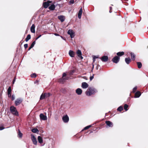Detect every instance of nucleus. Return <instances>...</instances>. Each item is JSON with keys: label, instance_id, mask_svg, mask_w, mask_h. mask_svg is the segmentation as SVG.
<instances>
[{"label": "nucleus", "instance_id": "obj_45", "mask_svg": "<svg viewBox=\"0 0 148 148\" xmlns=\"http://www.w3.org/2000/svg\"><path fill=\"white\" fill-rule=\"evenodd\" d=\"M94 78L93 75L92 76H90V81H91Z\"/></svg>", "mask_w": 148, "mask_h": 148}, {"label": "nucleus", "instance_id": "obj_12", "mask_svg": "<svg viewBox=\"0 0 148 148\" xmlns=\"http://www.w3.org/2000/svg\"><path fill=\"white\" fill-rule=\"evenodd\" d=\"M88 87V84L86 82H83L82 83V87L83 88H86Z\"/></svg>", "mask_w": 148, "mask_h": 148}, {"label": "nucleus", "instance_id": "obj_54", "mask_svg": "<svg viewBox=\"0 0 148 148\" xmlns=\"http://www.w3.org/2000/svg\"><path fill=\"white\" fill-rule=\"evenodd\" d=\"M61 37L62 39H63L64 40H65V39L62 36H61Z\"/></svg>", "mask_w": 148, "mask_h": 148}, {"label": "nucleus", "instance_id": "obj_22", "mask_svg": "<svg viewBox=\"0 0 148 148\" xmlns=\"http://www.w3.org/2000/svg\"><path fill=\"white\" fill-rule=\"evenodd\" d=\"M38 142L41 144L42 143L43 140L42 138L40 136H39L38 137Z\"/></svg>", "mask_w": 148, "mask_h": 148}, {"label": "nucleus", "instance_id": "obj_7", "mask_svg": "<svg viewBox=\"0 0 148 148\" xmlns=\"http://www.w3.org/2000/svg\"><path fill=\"white\" fill-rule=\"evenodd\" d=\"M62 119L64 122L66 123L69 121V117L67 115H66L63 116Z\"/></svg>", "mask_w": 148, "mask_h": 148}, {"label": "nucleus", "instance_id": "obj_8", "mask_svg": "<svg viewBox=\"0 0 148 148\" xmlns=\"http://www.w3.org/2000/svg\"><path fill=\"white\" fill-rule=\"evenodd\" d=\"M103 62H106L108 61V57L106 56H102L101 58H99Z\"/></svg>", "mask_w": 148, "mask_h": 148}, {"label": "nucleus", "instance_id": "obj_48", "mask_svg": "<svg viewBox=\"0 0 148 148\" xmlns=\"http://www.w3.org/2000/svg\"><path fill=\"white\" fill-rule=\"evenodd\" d=\"M42 35L40 34V35L38 37H37V38H36V40H37L38 38H40L41 36Z\"/></svg>", "mask_w": 148, "mask_h": 148}, {"label": "nucleus", "instance_id": "obj_10", "mask_svg": "<svg viewBox=\"0 0 148 148\" xmlns=\"http://www.w3.org/2000/svg\"><path fill=\"white\" fill-rule=\"evenodd\" d=\"M40 119L43 120H46L47 119V116L41 113L40 115Z\"/></svg>", "mask_w": 148, "mask_h": 148}, {"label": "nucleus", "instance_id": "obj_55", "mask_svg": "<svg viewBox=\"0 0 148 148\" xmlns=\"http://www.w3.org/2000/svg\"><path fill=\"white\" fill-rule=\"evenodd\" d=\"M38 82V81H36L35 82H34V83L36 84V82Z\"/></svg>", "mask_w": 148, "mask_h": 148}, {"label": "nucleus", "instance_id": "obj_21", "mask_svg": "<svg viewBox=\"0 0 148 148\" xmlns=\"http://www.w3.org/2000/svg\"><path fill=\"white\" fill-rule=\"evenodd\" d=\"M55 8V6L54 4H53L51 5L49 7V9L51 10H54Z\"/></svg>", "mask_w": 148, "mask_h": 148}, {"label": "nucleus", "instance_id": "obj_47", "mask_svg": "<svg viewBox=\"0 0 148 148\" xmlns=\"http://www.w3.org/2000/svg\"><path fill=\"white\" fill-rule=\"evenodd\" d=\"M5 128L3 126H0V130H3Z\"/></svg>", "mask_w": 148, "mask_h": 148}, {"label": "nucleus", "instance_id": "obj_34", "mask_svg": "<svg viewBox=\"0 0 148 148\" xmlns=\"http://www.w3.org/2000/svg\"><path fill=\"white\" fill-rule=\"evenodd\" d=\"M18 136H19V137L22 138L23 135V134L19 130H18Z\"/></svg>", "mask_w": 148, "mask_h": 148}, {"label": "nucleus", "instance_id": "obj_18", "mask_svg": "<svg viewBox=\"0 0 148 148\" xmlns=\"http://www.w3.org/2000/svg\"><path fill=\"white\" fill-rule=\"evenodd\" d=\"M82 8H81L80 10H79L78 15V17L79 19H80L81 18V16L82 14Z\"/></svg>", "mask_w": 148, "mask_h": 148}, {"label": "nucleus", "instance_id": "obj_56", "mask_svg": "<svg viewBox=\"0 0 148 148\" xmlns=\"http://www.w3.org/2000/svg\"><path fill=\"white\" fill-rule=\"evenodd\" d=\"M44 144H43V145H42V146H43L44 145Z\"/></svg>", "mask_w": 148, "mask_h": 148}, {"label": "nucleus", "instance_id": "obj_19", "mask_svg": "<svg viewBox=\"0 0 148 148\" xmlns=\"http://www.w3.org/2000/svg\"><path fill=\"white\" fill-rule=\"evenodd\" d=\"M35 25L34 24H33L31 27V32L32 33H35Z\"/></svg>", "mask_w": 148, "mask_h": 148}, {"label": "nucleus", "instance_id": "obj_28", "mask_svg": "<svg viewBox=\"0 0 148 148\" xmlns=\"http://www.w3.org/2000/svg\"><path fill=\"white\" fill-rule=\"evenodd\" d=\"M32 131L34 133H36L39 132L37 128H34L32 129Z\"/></svg>", "mask_w": 148, "mask_h": 148}, {"label": "nucleus", "instance_id": "obj_36", "mask_svg": "<svg viewBox=\"0 0 148 148\" xmlns=\"http://www.w3.org/2000/svg\"><path fill=\"white\" fill-rule=\"evenodd\" d=\"M31 77H32L35 78L36 77V74L35 73H34L31 75Z\"/></svg>", "mask_w": 148, "mask_h": 148}, {"label": "nucleus", "instance_id": "obj_37", "mask_svg": "<svg viewBox=\"0 0 148 148\" xmlns=\"http://www.w3.org/2000/svg\"><path fill=\"white\" fill-rule=\"evenodd\" d=\"M137 87L135 86L134 87L133 89L132 90V92L134 93L137 90Z\"/></svg>", "mask_w": 148, "mask_h": 148}, {"label": "nucleus", "instance_id": "obj_3", "mask_svg": "<svg viewBox=\"0 0 148 148\" xmlns=\"http://www.w3.org/2000/svg\"><path fill=\"white\" fill-rule=\"evenodd\" d=\"M51 2V1L49 0L47 2H44L43 4V7L45 8H47Z\"/></svg>", "mask_w": 148, "mask_h": 148}, {"label": "nucleus", "instance_id": "obj_42", "mask_svg": "<svg viewBox=\"0 0 148 148\" xmlns=\"http://www.w3.org/2000/svg\"><path fill=\"white\" fill-rule=\"evenodd\" d=\"M28 47V44H25L24 45V47L25 49H26Z\"/></svg>", "mask_w": 148, "mask_h": 148}, {"label": "nucleus", "instance_id": "obj_16", "mask_svg": "<svg viewBox=\"0 0 148 148\" xmlns=\"http://www.w3.org/2000/svg\"><path fill=\"white\" fill-rule=\"evenodd\" d=\"M69 55L71 57H74L75 56V53L72 50H70L69 51Z\"/></svg>", "mask_w": 148, "mask_h": 148}, {"label": "nucleus", "instance_id": "obj_11", "mask_svg": "<svg viewBox=\"0 0 148 148\" xmlns=\"http://www.w3.org/2000/svg\"><path fill=\"white\" fill-rule=\"evenodd\" d=\"M58 18L61 22L64 21L65 19V16L62 15L58 16Z\"/></svg>", "mask_w": 148, "mask_h": 148}, {"label": "nucleus", "instance_id": "obj_20", "mask_svg": "<svg viewBox=\"0 0 148 148\" xmlns=\"http://www.w3.org/2000/svg\"><path fill=\"white\" fill-rule=\"evenodd\" d=\"M125 61L127 64H129L131 61V59L130 58H126L125 59Z\"/></svg>", "mask_w": 148, "mask_h": 148}, {"label": "nucleus", "instance_id": "obj_26", "mask_svg": "<svg viewBox=\"0 0 148 148\" xmlns=\"http://www.w3.org/2000/svg\"><path fill=\"white\" fill-rule=\"evenodd\" d=\"M7 91L8 95H9V94H11V88L10 86L8 87Z\"/></svg>", "mask_w": 148, "mask_h": 148}, {"label": "nucleus", "instance_id": "obj_17", "mask_svg": "<svg viewBox=\"0 0 148 148\" xmlns=\"http://www.w3.org/2000/svg\"><path fill=\"white\" fill-rule=\"evenodd\" d=\"M141 95L140 92L139 91H137L135 94V98H138L140 97Z\"/></svg>", "mask_w": 148, "mask_h": 148}, {"label": "nucleus", "instance_id": "obj_29", "mask_svg": "<svg viewBox=\"0 0 148 148\" xmlns=\"http://www.w3.org/2000/svg\"><path fill=\"white\" fill-rule=\"evenodd\" d=\"M137 65L138 68L140 69L141 68L142 66V64L141 62H137Z\"/></svg>", "mask_w": 148, "mask_h": 148}, {"label": "nucleus", "instance_id": "obj_52", "mask_svg": "<svg viewBox=\"0 0 148 148\" xmlns=\"http://www.w3.org/2000/svg\"><path fill=\"white\" fill-rule=\"evenodd\" d=\"M92 58H93V62H94L95 61V59L94 58L93 56H92Z\"/></svg>", "mask_w": 148, "mask_h": 148}, {"label": "nucleus", "instance_id": "obj_13", "mask_svg": "<svg viewBox=\"0 0 148 148\" xmlns=\"http://www.w3.org/2000/svg\"><path fill=\"white\" fill-rule=\"evenodd\" d=\"M82 90L80 88H78L76 90V93L79 95H81L82 94Z\"/></svg>", "mask_w": 148, "mask_h": 148}, {"label": "nucleus", "instance_id": "obj_27", "mask_svg": "<svg viewBox=\"0 0 148 148\" xmlns=\"http://www.w3.org/2000/svg\"><path fill=\"white\" fill-rule=\"evenodd\" d=\"M31 38V35L30 34H29L27 35V37L25 39V41L26 42H27L29 39H30Z\"/></svg>", "mask_w": 148, "mask_h": 148}, {"label": "nucleus", "instance_id": "obj_6", "mask_svg": "<svg viewBox=\"0 0 148 148\" xmlns=\"http://www.w3.org/2000/svg\"><path fill=\"white\" fill-rule=\"evenodd\" d=\"M31 139L33 144L35 145H37V141L36 139L35 136L33 135H31Z\"/></svg>", "mask_w": 148, "mask_h": 148}, {"label": "nucleus", "instance_id": "obj_50", "mask_svg": "<svg viewBox=\"0 0 148 148\" xmlns=\"http://www.w3.org/2000/svg\"><path fill=\"white\" fill-rule=\"evenodd\" d=\"M16 77H14V79H13V84H14V82H15V80H16Z\"/></svg>", "mask_w": 148, "mask_h": 148}, {"label": "nucleus", "instance_id": "obj_51", "mask_svg": "<svg viewBox=\"0 0 148 148\" xmlns=\"http://www.w3.org/2000/svg\"><path fill=\"white\" fill-rule=\"evenodd\" d=\"M33 47H32L31 46H30V47H29L28 49V51H29Z\"/></svg>", "mask_w": 148, "mask_h": 148}, {"label": "nucleus", "instance_id": "obj_40", "mask_svg": "<svg viewBox=\"0 0 148 148\" xmlns=\"http://www.w3.org/2000/svg\"><path fill=\"white\" fill-rule=\"evenodd\" d=\"M15 98V95H12L11 96V100L13 101L14 100Z\"/></svg>", "mask_w": 148, "mask_h": 148}, {"label": "nucleus", "instance_id": "obj_44", "mask_svg": "<svg viewBox=\"0 0 148 148\" xmlns=\"http://www.w3.org/2000/svg\"><path fill=\"white\" fill-rule=\"evenodd\" d=\"M69 78L68 77H64V80H68L69 79Z\"/></svg>", "mask_w": 148, "mask_h": 148}, {"label": "nucleus", "instance_id": "obj_25", "mask_svg": "<svg viewBox=\"0 0 148 148\" xmlns=\"http://www.w3.org/2000/svg\"><path fill=\"white\" fill-rule=\"evenodd\" d=\"M117 55L119 56H121L124 54V52L123 51L119 52L117 53Z\"/></svg>", "mask_w": 148, "mask_h": 148}, {"label": "nucleus", "instance_id": "obj_14", "mask_svg": "<svg viewBox=\"0 0 148 148\" xmlns=\"http://www.w3.org/2000/svg\"><path fill=\"white\" fill-rule=\"evenodd\" d=\"M106 125L109 127H112L113 126L112 123L109 121H106Z\"/></svg>", "mask_w": 148, "mask_h": 148}, {"label": "nucleus", "instance_id": "obj_30", "mask_svg": "<svg viewBox=\"0 0 148 148\" xmlns=\"http://www.w3.org/2000/svg\"><path fill=\"white\" fill-rule=\"evenodd\" d=\"M123 107L122 106H120L117 109V110L119 111H121L123 110Z\"/></svg>", "mask_w": 148, "mask_h": 148}, {"label": "nucleus", "instance_id": "obj_39", "mask_svg": "<svg viewBox=\"0 0 148 148\" xmlns=\"http://www.w3.org/2000/svg\"><path fill=\"white\" fill-rule=\"evenodd\" d=\"M36 44V40L34 41L31 44V46L33 47H34V45Z\"/></svg>", "mask_w": 148, "mask_h": 148}, {"label": "nucleus", "instance_id": "obj_23", "mask_svg": "<svg viewBox=\"0 0 148 148\" xmlns=\"http://www.w3.org/2000/svg\"><path fill=\"white\" fill-rule=\"evenodd\" d=\"M131 59L133 60H134L135 58V55L134 53L131 52Z\"/></svg>", "mask_w": 148, "mask_h": 148}, {"label": "nucleus", "instance_id": "obj_57", "mask_svg": "<svg viewBox=\"0 0 148 148\" xmlns=\"http://www.w3.org/2000/svg\"><path fill=\"white\" fill-rule=\"evenodd\" d=\"M59 1H61V0H59Z\"/></svg>", "mask_w": 148, "mask_h": 148}, {"label": "nucleus", "instance_id": "obj_46", "mask_svg": "<svg viewBox=\"0 0 148 148\" xmlns=\"http://www.w3.org/2000/svg\"><path fill=\"white\" fill-rule=\"evenodd\" d=\"M112 7L110 6V11H109V12L111 13L112 12V11H111L112 10Z\"/></svg>", "mask_w": 148, "mask_h": 148}, {"label": "nucleus", "instance_id": "obj_53", "mask_svg": "<svg viewBox=\"0 0 148 148\" xmlns=\"http://www.w3.org/2000/svg\"><path fill=\"white\" fill-rule=\"evenodd\" d=\"M8 96L9 97H11V94L9 95H8Z\"/></svg>", "mask_w": 148, "mask_h": 148}, {"label": "nucleus", "instance_id": "obj_31", "mask_svg": "<svg viewBox=\"0 0 148 148\" xmlns=\"http://www.w3.org/2000/svg\"><path fill=\"white\" fill-rule=\"evenodd\" d=\"M91 126H92V125H91L87 126L85 127L84 128V129L82 130V131H83V130H87V129H89L90 127H91Z\"/></svg>", "mask_w": 148, "mask_h": 148}, {"label": "nucleus", "instance_id": "obj_43", "mask_svg": "<svg viewBox=\"0 0 148 148\" xmlns=\"http://www.w3.org/2000/svg\"><path fill=\"white\" fill-rule=\"evenodd\" d=\"M93 57L95 59L99 58V56H93Z\"/></svg>", "mask_w": 148, "mask_h": 148}, {"label": "nucleus", "instance_id": "obj_49", "mask_svg": "<svg viewBox=\"0 0 148 148\" xmlns=\"http://www.w3.org/2000/svg\"><path fill=\"white\" fill-rule=\"evenodd\" d=\"M54 35L56 36H60L59 34H57V33H55L54 34Z\"/></svg>", "mask_w": 148, "mask_h": 148}, {"label": "nucleus", "instance_id": "obj_9", "mask_svg": "<svg viewBox=\"0 0 148 148\" xmlns=\"http://www.w3.org/2000/svg\"><path fill=\"white\" fill-rule=\"evenodd\" d=\"M68 34L70 35L71 38H73L75 36L74 33L71 29H69L68 30Z\"/></svg>", "mask_w": 148, "mask_h": 148}, {"label": "nucleus", "instance_id": "obj_38", "mask_svg": "<svg viewBox=\"0 0 148 148\" xmlns=\"http://www.w3.org/2000/svg\"><path fill=\"white\" fill-rule=\"evenodd\" d=\"M64 78L62 77L59 79V82H63L65 80L64 79Z\"/></svg>", "mask_w": 148, "mask_h": 148}, {"label": "nucleus", "instance_id": "obj_5", "mask_svg": "<svg viewBox=\"0 0 148 148\" xmlns=\"http://www.w3.org/2000/svg\"><path fill=\"white\" fill-rule=\"evenodd\" d=\"M22 101V100L21 98L17 99L15 101V105L17 106L21 103Z\"/></svg>", "mask_w": 148, "mask_h": 148}, {"label": "nucleus", "instance_id": "obj_32", "mask_svg": "<svg viewBox=\"0 0 148 148\" xmlns=\"http://www.w3.org/2000/svg\"><path fill=\"white\" fill-rule=\"evenodd\" d=\"M128 107V106L127 104H125L124 106V109L125 110V111H127L128 110L127 108Z\"/></svg>", "mask_w": 148, "mask_h": 148}, {"label": "nucleus", "instance_id": "obj_1", "mask_svg": "<svg viewBox=\"0 0 148 148\" xmlns=\"http://www.w3.org/2000/svg\"><path fill=\"white\" fill-rule=\"evenodd\" d=\"M97 92L96 89L94 88H88V90L86 92V94L87 96H90L94 94Z\"/></svg>", "mask_w": 148, "mask_h": 148}, {"label": "nucleus", "instance_id": "obj_15", "mask_svg": "<svg viewBox=\"0 0 148 148\" xmlns=\"http://www.w3.org/2000/svg\"><path fill=\"white\" fill-rule=\"evenodd\" d=\"M77 54L78 56L81 59H83V57L81 56L82 55V52L80 50H78L77 51Z\"/></svg>", "mask_w": 148, "mask_h": 148}, {"label": "nucleus", "instance_id": "obj_2", "mask_svg": "<svg viewBox=\"0 0 148 148\" xmlns=\"http://www.w3.org/2000/svg\"><path fill=\"white\" fill-rule=\"evenodd\" d=\"M10 111L11 113L14 115L18 116L19 115L16 108L14 106H12L10 107Z\"/></svg>", "mask_w": 148, "mask_h": 148}, {"label": "nucleus", "instance_id": "obj_24", "mask_svg": "<svg viewBox=\"0 0 148 148\" xmlns=\"http://www.w3.org/2000/svg\"><path fill=\"white\" fill-rule=\"evenodd\" d=\"M45 97H46L45 95V93H42L41 95L40 96V100H42L44 99H45Z\"/></svg>", "mask_w": 148, "mask_h": 148}, {"label": "nucleus", "instance_id": "obj_41", "mask_svg": "<svg viewBox=\"0 0 148 148\" xmlns=\"http://www.w3.org/2000/svg\"><path fill=\"white\" fill-rule=\"evenodd\" d=\"M66 73H64L62 75V78H64V77H66Z\"/></svg>", "mask_w": 148, "mask_h": 148}, {"label": "nucleus", "instance_id": "obj_4", "mask_svg": "<svg viewBox=\"0 0 148 148\" xmlns=\"http://www.w3.org/2000/svg\"><path fill=\"white\" fill-rule=\"evenodd\" d=\"M120 59L119 56H116L112 58V61L113 62L116 64L119 62Z\"/></svg>", "mask_w": 148, "mask_h": 148}, {"label": "nucleus", "instance_id": "obj_33", "mask_svg": "<svg viewBox=\"0 0 148 148\" xmlns=\"http://www.w3.org/2000/svg\"><path fill=\"white\" fill-rule=\"evenodd\" d=\"M45 96L46 98L48 97H50V95H51V94L50 93H45Z\"/></svg>", "mask_w": 148, "mask_h": 148}, {"label": "nucleus", "instance_id": "obj_35", "mask_svg": "<svg viewBox=\"0 0 148 148\" xmlns=\"http://www.w3.org/2000/svg\"><path fill=\"white\" fill-rule=\"evenodd\" d=\"M74 0H70L69 2V5H71L74 3Z\"/></svg>", "mask_w": 148, "mask_h": 148}]
</instances>
